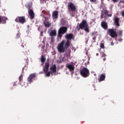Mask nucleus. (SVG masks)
<instances>
[{"mask_svg":"<svg viewBox=\"0 0 124 124\" xmlns=\"http://www.w3.org/2000/svg\"><path fill=\"white\" fill-rule=\"evenodd\" d=\"M66 40H62L57 46L59 53H64L71 45L72 39H74V35L72 33H69L65 35Z\"/></svg>","mask_w":124,"mask_h":124,"instance_id":"obj_1","label":"nucleus"},{"mask_svg":"<svg viewBox=\"0 0 124 124\" xmlns=\"http://www.w3.org/2000/svg\"><path fill=\"white\" fill-rule=\"evenodd\" d=\"M77 29L78 31H80V30H84L86 32H90V29H89V24L86 20L83 19L81 23H80L78 27H77Z\"/></svg>","mask_w":124,"mask_h":124,"instance_id":"obj_2","label":"nucleus"},{"mask_svg":"<svg viewBox=\"0 0 124 124\" xmlns=\"http://www.w3.org/2000/svg\"><path fill=\"white\" fill-rule=\"evenodd\" d=\"M80 74L84 78H87L90 76V70L87 68H83L80 70Z\"/></svg>","mask_w":124,"mask_h":124,"instance_id":"obj_3","label":"nucleus"},{"mask_svg":"<svg viewBox=\"0 0 124 124\" xmlns=\"http://www.w3.org/2000/svg\"><path fill=\"white\" fill-rule=\"evenodd\" d=\"M67 6L68 11L70 13H74L76 11V6L73 2H68Z\"/></svg>","mask_w":124,"mask_h":124,"instance_id":"obj_4","label":"nucleus"},{"mask_svg":"<svg viewBox=\"0 0 124 124\" xmlns=\"http://www.w3.org/2000/svg\"><path fill=\"white\" fill-rule=\"evenodd\" d=\"M67 31V27H61L58 31V37L61 38L62 37V34H64Z\"/></svg>","mask_w":124,"mask_h":124,"instance_id":"obj_5","label":"nucleus"},{"mask_svg":"<svg viewBox=\"0 0 124 124\" xmlns=\"http://www.w3.org/2000/svg\"><path fill=\"white\" fill-rule=\"evenodd\" d=\"M108 34L110 35L112 38H116V37H118V33L116 31V30H114L113 29H109L108 30Z\"/></svg>","mask_w":124,"mask_h":124,"instance_id":"obj_6","label":"nucleus"},{"mask_svg":"<svg viewBox=\"0 0 124 124\" xmlns=\"http://www.w3.org/2000/svg\"><path fill=\"white\" fill-rule=\"evenodd\" d=\"M15 21L16 23H20V24H25L26 23V17L24 16H17L16 19Z\"/></svg>","mask_w":124,"mask_h":124,"instance_id":"obj_7","label":"nucleus"},{"mask_svg":"<svg viewBox=\"0 0 124 124\" xmlns=\"http://www.w3.org/2000/svg\"><path fill=\"white\" fill-rule=\"evenodd\" d=\"M35 77H36V74H31L27 78L28 82H29L30 84H31V82H32V79H33V78H35Z\"/></svg>","mask_w":124,"mask_h":124,"instance_id":"obj_8","label":"nucleus"},{"mask_svg":"<svg viewBox=\"0 0 124 124\" xmlns=\"http://www.w3.org/2000/svg\"><path fill=\"white\" fill-rule=\"evenodd\" d=\"M49 67H50V64H49V62H46L45 63V65L43 67V71L45 73H47L49 70Z\"/></svg>","mask_w":124,"mask_h":124,"instance_id":"obj_9","label":"nucleus"},{"mask_svg":"<svg viewBox=\"0 0 124 124\" xmlns=\"http://www.w3.org/2000/svg\"><path fill=\"white\" fill-rule=\"evenodd\" d=\"M66 67L68 69H69L70 72H73V71H74V69H75L74 65L71 64H67Z\"/></svg>","mask_w":124,"mask_h":124,"instance_id":"obj_10","label":"nucleus"},{"mask_svg":"<svg viewBox=\"0 0 124 124\" xmlns=\"http://www.w3.org/2000/svg\"><path fill=\"white\" fill-rule=\"evenodd\" d=\"M29 15L30 16V18L32 20V19L34 18V13L33 12V10L32 9H30L28 10Z\"/></svg>","mask_w":124,"mask_h":124,"instance_id":"obj_11","label":"nucleus"},{"mask_svg":"<svg viewBox=\"0 0 124 124\" xmlns=\"http://www.w3.org/2000/svg\"><path fill=\"white\" fill-rule=\"evenodd\" d=\"M101 26L104 30H107L108 29V24L106 21H102L101 23Z\"/></svg>","mask_w":124,"mask_h":124,"instance_id":"obj_12","label":"nucleus"},{"mask_svg":"<svg viewBox=\"0 0 124 124\" xmlns=\"http://www.w3.org/2000/svg\"><path fill=\"white\" fill-rule=\"evenodd\" d=\"M6 20H7V17L5 16H0V24H6Z\"/></svg>","mask_w":124,"mask_h":124,"instance_id":"obj_13","label":"nucleus"},{"mask_svg":"<svg viewBox=\"0 0 124 124\" xmlns=\"http://www.w3.org/2000/svg\"><path fill=\"white\" fill-rule=\"evenodd\" d=\"M58 17H59V12L57 11H53L52 13L53 19H58Z\"/></svg>","mask_w":124,"mask_h":124,"instance_id":"obj_14","label":"nucleus"},{"mask_svg":"<svg viewBox=\"0 0 124 124\" xmlns=\"http://www.w3.org/2000/svg\"><path fill=\"white\" fill-rule=\"evenodd\" d=\"M19 84L22 86V87L25 86V83L23 81V75H21L20 77H19Z\"/></svg>","mask_w":124,"mask_h":124,"instance_id":"obj_15","label":"nucleus"},{"mask_svg":"<svg viewBox=\"0 0 124 124\" xmlns=\"http://www.w3.org/2000/svg\"><path fill=\"white\" fill-rule=\"evenodd\" d=\"M50 71H52L53 73H56L57 72V66L54 64L50 67Z\"/></svg>","mask_w":124,"mask_h":124,"instance_id":"obj_16","label":"nucleus"},{"mask_svg":"<svg viewBox=\"0 0 124 124\" xmlns=\"http://www.w3.org/2000/svg\"><path fill=\"white\" fill-rule=\"evenodd\" d=\"M120 21V18L118 17H115L114 18V24L115 26H117V27H120V23L119 22Z\"/></svg>","mask_w":124,"mask_h":124,"instance_id":"obj_17","label":"nucleus"},{"mask_svg":"<svg viewBox=\"0 0 124 124\" xmlns=\"http://www.w3.org/2000/svg\"><path fill=\"white\" fill-rule=\"evenodd\" d=\"M50 36H56L57 35V30H53L49 33Z\"/></svg>","mask_w":124,"mask_h":124,"instance_id":"obj_18","label":"nucleus"},{"mask_svg":"<svg viewBox=\"0 0 124 124\" xmlns=\"http://www.w3.org/2000/svg\"><path fill=\"white\" fill-rule=\"evenodd\" d=\"M105 78H106L105 75L103 74H101L99 81L101 82L102 81H104V80H105Z\"/></svg>","mask_w":124,"mask_h":124,"instance_id":"obj_19","label":"nucleus"},{"mask_svg":"<svg viewBox=\"0 0 124 124\" xmlns=\"http://www.w3.org/2000/svg\"><path fill=\"white\" fill-rule=\"evenodd\" d=\"M44 24L46 28H49L51 25V23L49 22L48 21H47L46 22H44Z\"/></svg>","mask_w":124,"mask_h":124,"instance_id":"obj_20","label":"nucleus"},{"mask_svg":"<svg viewBox=\"0 0 124 124\" xmlns=\"http://www.w3.org/2000/svg\"><path fill=\"white\" fill-rule=\"evenodd\" d=\"M71 53V50L70 49H68L65 51V55L67 57H70V54Z\"/></svg>","mask_w":124,"mask_h":124,"instance_id":"obj_21","label":"nucleus"},{"mask_svg":"<svg viewBox=\"0 0 124 124\" xmlns=\"http://www.w3.org/2000/svg\"><path fill=\"white\" fill-rule=\"evenodd\" d=\"M46 61V58L44 57V55H42L41 57V62L42 63H44Z\"/></svg>","mask_w":124,"mask_h":124,"instance_id":"obj_22","label":"nucleus"},{"mask_svg":"<svg viewBox=\"0 0 124 124\" xmlns=\"http://www.w3.org/2000/svg\"><path fill=\"white\" fill-rule=\"evenodd\" d=\"M26 8L28 9V11L30 10V9H31V3H28L26 5Z\"/></svg>","mask_w":124,"mask_h":124,"instance_id":"obj_23","label":"nucleus"},{"mask_svg":"<svg viewBox=\"0 0 124 124\" xmlns=\"http://www.w3.org/2000/svg\"><path fill=\"white\" fill-rule=\"evenodd\" d=\"M100 47L101 49H104V44L100 43Z\"/></svg>","mask_w":124,"mask_h":124,"instance_id":"obj_24","label":"nucleus"},{"mask_svg":"<svg viewBox=\"0 0 124 124\" xmlns=\"http://www.w3.org/2000/svg\"><path fill=\"white\" fill-rule=\"evenodd\" d=\"M103 12H104V14H105V15H108V14L109 13V12L107 10H104Z\"/></svg>","mask_w":124,"mask_h":124,"instance_id":"obj_25","label":"nucleus"},{"mask_svg":"<svg viewBox=\"0 0 124 124\" xmlns=\"http://www.w3.org/2000/svg\"><path fill=\"white\" fill-rule=\"evenodd\" d=\"M50 75H51V73L50 72H47L46 74V77H50Z\"/></svg>","mask_w":124,"mask_h":124,"instance_id":"obj_26","label":"nucleus"},{"mask_svg":"<svg viewBox=\"0 0 124 124\" xmlns=\"http://www.w3.org/2000/svg\"><path fill=\"white\" fill-rule=\"evenodd\" d=\"M119 35H122L123 34V31L121 30L118 32Z\"/></svg>","mask_w":124,"mask_h":124,"instance_id":"obj_27","label":"nucleus"},{"mask_svg":"<svg viewBox=\"0 0 124 124\" xmlns=\"http://www.w3.org/2000/svg\"><path fill=\"white\" fill-rule=\"evenodd\" d=\"M51 42H54V37H53V36H51Z\"/></svg>","mask_w":124,"mask_h":124,"instance_id":"obj_28","label":"nucleus"},{"mask_svg":"<svg viewBox=\"0 0 124 124\" xmlns=\"http://www.w3.org/2000/svg\"><path fill=\"white\" fill-rule=\"evenodd\" d=\"M100 17H101V19H103L104 17V14H101Z\"/></svg>","mask_w":124,"mask_h":124,"instance_id":"obj_29","label":"nucleus"},{"mask_svg":"<svg viewBox=\"0 0 124 124\" xmlns=\"http://www.w3.org/2000/svg\"><path fill=\"white\" fill-rule=\"evenodd\" d=\"M92 36H95V32H93L92 33Z\"/></svg>","mask_w":124,"mask_h":124,"instance_id":"obj_30","label":"nucleus"},{"mask_svg":"<svg viewBox=\"0 0 124 124\" xmlns=\"http://www.w3.org/2000/svg\"><path fill=\"white\" fill-rule=\"evenodd\" d=\"M91 2H96V0H90Z\"/></svg>","mask_w":124,"mask_h":124,"instance_id":"obj_31","label":"nucleus"},{"mask_svg":"<svg viewBox=\"0 0 124 124\" xmlns=\"http://www.w3.org/2000/svg\"><path fill=\"white\" fill-rule=\"evenodd\" d=\"M20 37V35H19V33L16 34V38H19Z\"/></svg>","mask_w":124,"mask_h":124,"instance_id":"obj_32","label":"nucleus"},{"mask_svg":"<svg viewBox=\"0 0 124 124\" xmlns=\"http://www.w3.org/2000/svg\"><path fill=\"white\" fill-rule=\"evenodd\" d=\"M101 55H102V57H105V53L102 52Z\"/></svg>","mask_w":124,"mask_h":124,"instance_id":"obj_33","label":"nucleus"},{"mask_svg":"<svg viewBox=\"0 0 124 124\" xmlns=\"http://www.w3.org/2000/svg\"><path fill=\"white\" fill-rule=\"evenodd\" d=\"M108 17H112V14H108Z\"/></svg>","mask_w":124,"mask_h":124,"instance_id":"obj_34","label":"nucleus"},{"mask_svg":"<svg viewBox=\"0 0 124 124\" xmlns=\"http://www.w3.org/2000/svg\"><path fill=\"white\" fill-rule=\"evenodd\" d=\"M121 14L123 17H124V12H122Z\"/></svg>","mask_w":124,"mask_h":124,"instance_id":"obj_35","label":"nucleus"},{"mask_svg":"<svg viewBox=\"0 0 124 124\" xmlns=\"http://www.w3.org/2000/svg\"><path fill=\"white\" fill-rule=\"evenodd\" d=\"M112 1H113L114 2H117L118 0H112Z\"/></svg>","mask_w":124,"mask_h":124,"instance_id":"obj_36","label":"nucleus"},{"mask_svg":"<svg viewBox=\"0 0 124 124\" xmlns=\"http://www.w3.org/2000/svg\"><path fill=\"white\" fill-rule=\"evenodd\" d=\"M15 86H16V84L14 83L13 85H12V87H15Z\"/></svg>","mask_w":124,"mask_h":124,"instance_id":"obj_37","label":"nucleus"},{"mask_svg":"<svg viewBox=\"0 0 124 124\" xmlns=\"http://www.w3.org/2000/svg\"><path fill=\"white\" fill-rule=\"evenodd\" d=\"M96 38V37H93V40H95Z\"/></svg>","mask_w":124,"mask_h":124,"instance_id":"obj_38","label":"nucleus"},{"mask_svg":"<svg viewBox=\"0 0 124 124\" xmlns=\"http://www.w3.org/2000/svg\"><path fill=\"white\" fill-rule=\"evenodd\" d=\"M111 46H113V45H114V43H113V42H111Z\"/></svg>","mask_w":124,"mask_h":124,"instance_id":"obj_39","label":"nucleus"},{"mask_svg":"<svg viewBox=\"0 0 124 124\" xmlns=\"http://www.w3.org/2000/svg\"><path fill=\"white\" fill-rule=\"evenodd\" d=\"M21 47H22V48H24V45H21Z\"/></svg>","mask_w":124,"mask_h":124,"instance_id":"obj_40","label":"nucleus"},{"mask_svg":"<svg viewBox=\"0 0 124 124\" xmlns=\"http://www.w3.org/2000/svg\"><path fill=\"white\" fill-rule=\"evenodd\" d=\"M106 60V59H105V58H104V59H103V61H105Z\"/></svg>","mask_w":124,"mask_h":124,"instance_id":"obj_41","label":"nucleus"},{"mask_svg":"<svg viewBox=\"0 0 124 124\" xmlns=\"http://www.w3.org/2000/svg\"><path fill=\"white\" fill-rule=\"evenodd\" d=\"M42 43L44 44V43H45V42L44 41H43Z\"/></svg>","mask_w":124,"mask_h":124,"instance_id":"obj_42","label":"nucleus"},{"mask_svg":"<svg viewBox=\"0 0 124 124\" xmlns=\"http://www.w3.org/2000/svg\"><path fill=\"white\" fill-rule=\"evenodd\" d=\"M11 90H13V88L11 87Z\"/></svg>","mask_w":124,"mask_h":124,"instance_id":"obj_43","label":"nucleus"},{"mask_svg":"<svg viewBox=\"0 0 124 124\" xmlns=\"http://www.w3.org/2000/svg\"><path fill=\"white\" fill-rule=\"evenodd\" d=\"M98 55H99L98 53L96 54V56H98Z\"/></svg>","mask_w":124,"mask_h":124,"instance_id":"obj_44","label":"nucleus"},{"mask_svg":"<svg viewBox=\"0 0 124 124\" xmlns=\"http://www.w3.org/2000/svg\"><path fill=\"white\" fill-rule=\"evenodd\" d=\"M123 3H124V1L122 2Z\"/></svg>","mask_w":124,"mask_h":124,"instance_id":"obj_45","label":"nucleus"}]
</instances>
